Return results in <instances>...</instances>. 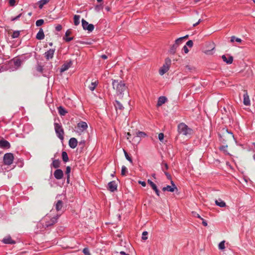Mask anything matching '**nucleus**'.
Masks as SVG:
<instances>
[{
    "label": "nucleus",
    "mask_w": 255,
    "mask_h": 255,
    "mask_svg": "<svg viewBox=\"0 0 255 255\" xmlns=\"http://www.w3.org/2000/svg\"><path fill=\"white\" fill-rule=\"evenodd\" d=\"M112 85L113 89L116 90L117 94L123 97L124 92L127 89L125 83L122 81L119 82L118 80H113Z\"/></svg>",
    "instance_id": "f257e3e1"
},
{
    "label": "nucleus",
    "mask_w": 255,
    "mask_h": 255,
    "mask_svg": "<svg viewBox=\"0 0 255 255\" xmlns=\"http://www.w3.org/2000/svg\"><path fill=\"white\" fill-rule=\"evenodd\" d=\"M59 216V215H57L56 216L51 218V216L50 215H47L42 220V224H44V226L46 227L52 225L57 222Z\"/></svg>",
    "instance_id": "f03ea898"
},
{
    "label": "nucleus",
    "mask_w": 255,
    "mask_h": 255,
    "mask_svg": "<svg viewBox=\"0 0 255 255\" xmlns=\"http://www.w3.org/2000/svg\"><path fill=\"white\" fill-rule=\"evenodd\" d=\"M178 131L180 134H182L186 136H189L192 133V129L189 128L188 126L184 123H180L178 125Z\"/></svg>",
    "instance_id": "7ed1b4c3"
},
{
    "label": "nucleus",
    "mask_w": 255,
    "mask_h": 255,
    "mask_svg": "<svg viewBox=\"0 0 255 255\" xmlns=\"http://www.w3.org/2000/svg\"><path fill=\"white\" fill-rule=\"evenodd\" d=\"M171 64V60L169 58H166L165 59L164 63L159 69V74L162 76L165 74L170 69Z\"/></svg>",
    "instance_id": "20e7f679"
},
{
    "label": "nucleus",
    "mask_w": 255,
    "mask_h": 255,
    "mask_svg": "<svg viewBox=\"0 0 255 255\" xmlns=\"http://www.w3.org/2000/svg\"><path fill=\"white\" fill-rule=\"evenodd\" d=\"M54 129L58 137L61 140L64 139V130L62 126L58 123H54Z\"/></svg>",
    "instance_id": "39448f33"
},
{
    "label": "nucleus",
    "mask_w": 255,
    "mask_h": 255,
    "mask_svg": "<svg viewBox=\"0 0 255 255\" xmlns=\"http://www.w3.org/2000/svg\"><path fill=\"white\" fill-rule=\"evenodd\" d=\"M13 155L11 153H5L3 156V162L5 165H11L13 161Z\"/></svg>",
    "instance_id": "423d86ee"
},
{
    "label": "nucleus",
    "mask_w": 255,
    "mask_h": 255,
    "mask_svg": "<svg viewBox=\"0 0 255 255\" xmlns=\"http://www.w3.org/2000/svg\"><path fill=\"white\" fill-rule=\"evenodd\" d=\"M88 128L87 124L85 122H80L77 124V130L76 132L81 134L84 131Z\"/></svg>",
    "instance_id": "0eeeda50"
},
{
    "label": "nucleus",
    "mask_w": 255,
    "mask_h": 255,
    "mask_svg": "<svg viewBox=\"0 0 255 255\" xmlns=\"http://www.w3.org/2000/svg\"><path fill=\"white\" fill-rule=\"evenodd\" d=\"M82 25L84 30H87L89 32H92L94 29V26L92 24H89L84 19H82Z\"/></svg>",
    "instance_id": "6e6552de"
},
{
    "label": "nucleus",
    "mask_w": 255,
    "mask_h": 255,
    "mask_svg": "<svg viewBox=\"0 0 255 255\" xmlns=\"http://www.w3.org/2000/svg\"><path fill=\"white\" fill-rule=\"evenodd\" d=\"M171 183L172 185L171 186L167 185L166 187H163L162 188V190L163 191H167L171 192H173L175 190H177L176 186L172 181H171Z\"/></svg>",
    "instance_id": "1a4fd4ad"
},
{
    "label": "nucleus",
    "mask_w": 255,
    "mask_h": 255,
    "mask_svg": "<svg viewBox=\"0 0 255 255\" xmlns=\"http://www.w3.org/2000/svg\"><path fill=\"white\" fill-rule=\"evenodd\" d=\"M244 100H243V103H244V104L246 106H250L251 105V102H250V98H249V96L248 94V93H247V90H244Z\"/></svg>",
    "instance_id": "9d476101"
},
{
    "label": "nucleus",
    "mask_w": 255,
    "mask_h": 255,
    "mask_svg": "<svg viewBox=\"0 0 255 255\" xmlns=\"http://www.w3.org/2000/svg\"><path fill=\"white\" fill-rule=\"evenodd\" d=\"M63 172L61 169H56L54 172V177L58 180L61 179L63 177Z\"/></svg>",
    "instance_id": "9b49d317"
},
{
    "label": "nucleus",
    "mask_w": 255,
    "mask_h": 255,
    "mask_svg": "<svg viewBox=\"0 0 255 255\" xmlns=\"http://www.w3.org/2000/svg\"><path fill=\"white\" fill-rule=\"evenodd\" d=\"M117 185L115 181L110 182L108 184V189L111 192H114L117 190Z\"/></svg>",
    "instance_id": "f8f14e48"
},
{
    "label": "nucleus",
    "mask_w": 255,
    "mask_h": 255,
    "mask_svg": "<svg viewBox=\"0 0 255 255\" xmlns=\"http://www.w3.org/2000/svg\"><path fill=\"white\" fill-rule=\"evenodd\" d=\"M77 140L74 138H71L69 141V146L72 148H75L77 145Z\"/></svg>",
    "instance_id": "ddd939ff"
},
{
    "label": "nucleus",
    "mask_w": 255,
    "mask_h": 255,
    "mask_svg": "<svg viewBox=\"0 0 255 255\" xmlns=\"http://www.w3.org/2000/svg\"><path fill=\"white\" fill-rule=\"evenodd\" d=\"M55 52V50L53 49H50L46 52L45 53V57L47 59L49 60L50 59L52 58L53 57V55Z\"/></svg>",
    "instance_id": "4468645a"
},
{
    "label": "nucleus",
    "mask_w": 255,
    "mask_h": 255,
    "mask_svg": "<svg viewBox=\"0 0 255 255\" xmlns=\"http://www.w3.org/2000/svg\"><path fill=\"white\" fill-rule=\"evenodd\" d=\"M147 182L151 186L152 189L155 192L156 195L157 196H159V191L158 190L156 185L149 179L147 180Z\"/></svg>",
    "instance_id": "2eb2a0df"
},
{
    "label": "nucleus",
    "mask_w": 255,
    "mask_h": 255,
    "mask_svg": "<svg viewBox=\"0 0 255 255\" xmlns=\"http://www.w3.org/2000/svg\"><path fill=\"white\" fill-rule=\"evenodd\" d=\"M72 65V62L69 61L68 62L64 63L60 69L61 72H63L68 70Z\"/></svg>",
    "instance_id": "dca6fc26"
},
{
    "label": "nucleus",
    "mask_w": 255,
    "mask_h": 255,
    "mask_svg": "<svg viewBox=\"0 0 255 255\" xmlns=\"http://www.w3.org/2000/svg\"><path fill=\"white\" fill-rule=\"evenodd\" d=\"M0 147L8 148L10 147V143L7 140L1 139L0 140Z\"/></svg>",
    "instance_id": "f3484780"
},
{
    "label": "nucleus",
    "mask_w": 255,
    "mask_h": 255,
    "mask_svg": "<svg viewBox=\"0 0 255 255\" xmlns=\"http://www.w3.org/2000/svg\"><path fill=\"white\" fill-rule=\"evenodd\" d=\"M167 101V98L165 97L161 96L158 98L157 106L158 107L161 106L164 104Z\"/></svg>",
    "instance_id": "a211bd4d"
},
{
    "label": "nucleus",
    "mask_w": 255,
    "mask_h": 255,
    "mask_svg": "<svg viewBox=\"0 0 255 255\" xmlns=\"http://www.w3.org/2000/svg\"><path fill=\"white\" fill-rule=\"evenodd\" d=\"M2 242L4 244H12L14 243V242L11 239L10 236H7L4 238H3Z\"/></svg>",
    "instance_id": "6ab92c4d"
},
{
    "label": "nucleus",
    "mask_w": 255,
    "mask_h": 255,
    "mask_svg": "<svg viewBox=\"0 0 255 255\" xmlns=\"http://www.w3.org/2000/svg\"><path fill=\"white\" fill-rule=\"evenodd\" d=\"M44 38V34L43 30L42 28H40L38 32L36 35V38L38 40L43 39Z\"/></svg>",
    "instance_id": "aec40b11"
},
{
    "label": "nucleus",
    "mask_w": 255,
    "mask_h": 255,
    "mask_svg": "<svg viewBox=\"0 0 255 255\" xmlns=\"http://www.w3.org/2000/svg\"><path fill=\"white\" fill-rule=\"evenodd\" d=\"M222 58L223 61L227 64H231L233 62V58L232 56H229L227 58L225 55H223Z\"/></svg>",
    "instance_id": "412c9836"
},
{
    "label": "nucleus",
    "mask_w": 255,
    "mask_h": 255,
    "mask_svg": "<svg viewBox=\"0 0 255 255\" xmlns=\"http://www.w3.org/2000/svg\"><path fill=\"white\" fill-rule=\"evenodd\" d=\"M215 204L217 206H219L220 207H224L226 206V203L221 199L216 200L215 201Z\"/></svg>",
    "instance_id": "4be33fe9"
},
{
    "label": "nucleus",
    "mask_w": 255,
    "mask_h": 255,
    "mask_svg": "<svg viewBox=\"0 0 255 255\" xmlns=\"http://www.w3.org/2000/svg\"><path fill=\"white\" fill-rule=\"evenodd\" d=\"M63 207V202L61 200H58L55 204V208L57 211L61 210Z\"/></svg>",
    "instance_id": "5701e85b"
},
{
    "label": "nucleus",
    "mask_w": 255,
    "mask_h": 255,
    "mask_svg": "<svg viewBox=\"0 0 255 255\" xmlns=\"http://www.w3.org/2000/svg\"><path fill=\"white\" fill-rule=\"evenodd\" d=\"M136 136L133 137V139H136L137 137H145L147 136L146 133L143 131H138L136 133Z\"/></svg>",
    "instance_id": "b1692460"
},
{
    "label": "nucleus",
    "mask_w": 255,
    "mask_h": 255,
    "mask_svg": "<svg viewBox=\"0 0 255 255\" xmlns=\"http://www.w3.org/2000/svg\"><path fill=\"white\" fill-rule=\"evenodd\" d=\"M115 107L117 111L118 110L122 111L124 109V107L123 106L122 104L118 101H115Z\"/></svg>",
    "instance_id": "393cba45"
},
{
    "label": "nucleus",
    "mask_w": 255,
    "mask_h": 255,
    "mask_svg": "<svg viewBox=\"0 0 255 255\" xmlns=\"http://www.w3.org/2000/svg\"><path fill=\"white\" fill-rule=\"evenodd\" d=\"M71 31L70 30H67L65 33V38H64V39L66 41L69 42L71 41L73 38V37H68L69 35L71 34Z\"/></svg>",
    "instance_id": "a878e982"
},
{
    "label": "nucleus",
    "mask_w": 255,
    "mask_h": 255,
    "mask_svg": "<svg viewBox=\"0 0 255 255\" xmlns=\"http://www.w3.org/2000/svg\"><path fill=\"white\" fill-rule=\"evenodd\" d=\"M98 81H95L94 82H92L91 84L89 85V88L90 89V90L92 91H94L96 86L98 85Z\"/></svg>",
    "instance_id": "bb28decb"
},
{
    "label": "nucleus",
    "mask_w": 255,
    "mask_h": 255,
    "mask_svg": "<svg viewBox=\"0 0 255 255\" xmlns=\"http://www.w3.org/2000/svg\"><path fill=\"white\" fill-rule=\"evenodd\" d=\"M80 16L79 15H75L74 16V23L75 25H78L80 24Z\"/></svg>",
    "instance_id": "cd10ccee"
},
{
    "label": "nucleus",
    "mask_w": 255,
    "mask_h": 255,
    "mask_svg": "<svg viewBox=\"0 0 255 255\" xmlns=\"http://www.w3.org/2000/svg\"><path fill=\"white\" fill-rule=\"evenodd\" d=\"M60 162L59 160H54L52 162V165L55 168H57L60 166Z\"/></svg>",
    "instance_id": "c85d7f7f"
},
{
    "label": "nucleus",
    "mask_w": 255,
    "mask_h": 255,
    "mask_svg": "<svg viewBox=\"0 0 255 255\" xmlns=\"http://www.w3.org/2000/svg\"><path fill=\"white\" fill-rule=\"evenodd\" d=\"M58 110L59 114L61 116H64L67 113V111L61 106L59 107Z\"/></svg>",
    "instance_id": "c756f323"
},
{
    "label": "nucleus",
    "mask_w": 255,
    "mask_h": 255,
    "mask_svg": "<svg viewBox=\"0 0 255 255\" xmlns=\"http://www.w3.org/2000/svg\"><path fill=\"white\" fill-rule=\"evenodd\" d=\"M62 157L63 160L66 162H67L69 160L68 156L67 153L65 151H63L62 153Z\"/></svg>",
    "instance_id": "7c9ffc66"
},
{
    "label": "nucleus",
    "mask_w": 255,
    "mask_h": 255,
    "mask_svg": "<svg viewBox=\"0 0 255 255\" xmlns=\"http://www.w3.org/2000/svg\"><path fill=\"white\" fill-rule=\"evenodd\" d=\"M13 63L17 69L21 65V61L20 59H17L14 60Z\"/></svg>",
    "instance_id": "2f4dec72"
},
{
    "label": "nucleus",
    "mask_w": 255,
    "mask_h": 255,
    "mask_svg": "<svg viewBox=\"0 0 255 255\" xmlns=\"http://www.w3.org/2000/svg\"><path fill=\"white\" fill-rule=\"evenodd\" d=\"M177 47V45L173 44L172 46V47L170 48V49L169 50V52L172 54H174L175 53L176 49Z\"/></svg>",
    "instance_id": "473e14b6"
},
{
    "label": "nucleus",
    "mask_w": 255,
    "mask_h": 255,
    "mask_svg": "<svg viewBox=\"0 0 255 255\" xmlns=\"http://www.w3.org/2000/svg\"><path fill=\"white\" fill-rule=\"evenodd\" d=\"M70 172H71V167L70 166H67L66 167V174L67 175V182H69Z\"/></svg>",
    "instance_id": "72a5a7b5"
},
{
    "label": "nucleus",
    "mask_w": 255,
    "mask_h": 255,
    "mask_svg": "<svg viewBox=\"0 0 255 255\" xmlns=\"http://www.w3.org/2000/svg\"><path fill=\"white\" fill-rule=\"evenodd\" d=\"M225 241H223L221 242H220L218 245V248L221 250H223L225 248Z\"/></svg>",
    "instance_id": "f704fd0d"
},
{
    "label": "nucleus",
    "mask_w": 255,
    "mask_h": 255,
    "mask_svg": "<svg viewBox=\"0 0 255 255\" xmlns=\"http://www.w3.org/2000/svg\"><path fill=\"white\" fill-rule=\"evenodd\" d=\"M127 172V168L125 166H123L122 167L121 174L123 176L126 175Z\"/></svg>",
    "instance_id": "c9c22d12"
},
{
    "label": "nucleus",
    "mask_w": 255,
    "mask_h": 255,
    "mask_svg": "<svg viewBox=\"0 0 255 255\" xmlns=\"http://www.w3.org/2000/svg\"><path fill=\"white\" fill-rule=\"evenodd\" d=\"M49 1V0H41L40 1L39 7L41 8L43 5L46 4Z\"/></svg>",
    "instance_id": "e433bc0d"
},
{
    "label": "nucleus",
    "mask_w": 255,
    "mask_h": 255,
    "mask_svg": "<svg viewBox=\"0 0 255 255\" xmlns=\"http://www.w3.org/2000/svg\"><path fill=\"white\" fill-rule=\"evenodd\" d=\"M124 151L125 155V157H126V159L128 161H129L130 163H132V159H131V157H130L129 156V155H128V153L126 152V150H124Z\"/></svg>",
    "instance_id": "4c0bfd02"
},
{
    "label": "nucleus",
    "mask_w": 255,
    "mask_h": 255,
    "mask_svg": "<svg viewBox=\"0 0 255 255\" xmlns=\"http://www.w3.org/2000/svg\"><path fill=\"white\" fill-rule=\"evenodd\" d=\"M44 23V20L42 19L37 20L36 21V25L37 26H40Z\"/></svg>",
    "instance_id": "58836bf2"
},
{
    "label": "nucleus",
    "mask_w": 255,
    "mask_h": 255,
    "mask_svg": "<svg viewBox=\"0 0 255 255\" xmlns=\"http://www.w3.org/2000/svg\"><path fill=\"white\" fill-rule=\"evenodd\" d=\"M19 35V31H15L13 32L12 34V37L13 38H17Z\"/></svg>",
    "instance_id": "ea45409f"
},
{
    "label": "nucleus",
    "mask_w": 255,
    "mask_h": 255,
    "mask_svg": "<svg viewBox=\"0 0 255 255\" xmlns=\"http://www.w3.org/2000/svg\"><path fill=\"white\" fill-rule=\"evenodd\" d=\"M103 8V6L102 5V4H99V5H97L95 6V9L96 11L97 12H99L100 11L101 9H102Z\"/></svg>",
    "instance_id": "a19ab883"
},
{
    "label": "nucleus",
    "mask_w": 255,
    "mask_h": 255,
    "mask_svg": "<svg viewBox=\"0 0 255 255\" xmlns=\"http://www.w3.org/2000/svg\"><path fill=\"white\" fill-rule=\"evenodd\" d=\"M148 233L146 231H144L142 234V239L143 240H146L147 239Z\"/></svg>",
    "instance_id": "79ce46f5"
},
{
    "label": "nucleus",
    "mask_w": 255,
    "mask_h": 255,
    "mask_svg": "<svg viewBox=\"0 0 255 255\" xmlns=\"http://www.w3.org/2000/svg\"><path fill=\"white\" fill-rule=\"evenodd\" d=\"M8 3L10 6H14L16 4V0H8Z\"/></svg>",
    "instance_id": "37998d69"
},
{
    "label": "nucleus",
    "mask_w": 255,
    "mask_h": 255,
    "mask_svg": "<svg viewBox=\"0 0 255 255\" xmlns=\"http://www.w3.org/2000/svg\"><path fill=\"white\" fill-rule=\"evenodd\" d=\"M182 40H183V38H181V37L175 40V42L174 44V45H176L178 46V45L182 42Z\"/></svg>",
    "instance_id": "c03bdc74"
},
{
    "label": "nucleus",
    "mask_w": 255,
    "mask_h": 255,
    "mask_svg": "<svg viewBox=\"0 0 255 255\" xmlns=\"http://www.w3.org/2000/svg\"><path fill=\"white\" fill-rule=\"evenodd\" d=\"M83 252L85 255H91L89 249L87 248H85L83 249Z\"/></svg>",
    "instance_id": "a18cd8bd"
},
{
    "label": "nucleus",
    "mask_w": 255,
    "mask_h": 255,
    "mask_svg": "<svg viewBox=\"0 0 255 255\" xmlns=\"http://www.w3.org/2000/svg\"><path fill=\"white\" fill-rule=\"evenodd\" d=\"M36 70L37 71L42 73L43 70V67L40 65H38L37 66Z\"/></svg>",
    "instance_id": "49530a36"
},
{
    "label": "nucleus",
    "mask_w": 255,
    "mask_h": 255,
    "mask_svg": "<svg viewBox=\"0 0 255 255\" xmlns=\"http://www.w3.org/2000/svg\"><path fill=\"white\" fill-rule=\"evenodd\" d=\"M164 138V134L162 133H160L158 134V139L160 141H162Z\"/></svg>",
    "instance_id": "de8ad7c7"
},
{
    "label": "nucleus",
    "mask_w": 255,
    "mask_h": 255,
    "mask_svg": "<svg viewBox=\"0 0 255 255\" xmlns=\"http://www.w3.org/2000/svg\"><path fill=\"white\" fill-rule=\"evenodd\" d=\"M193 43L192 40H189L186 42V46H188L190 47H192L193 46Z\"/></svg>",
    "instance_id": "09e8293b"
},
{
    "label": "nucleus",
    "mask_w": 255,
    "mask_h": 255,
    "mask_svg": "<svg viewBox=\"0 0 255 255\" xmlns=\"http://www.w3.org/2000/svg\"><path fill=\"white\" fill-rule=\"evenodd\" d=\"M192 214L194 217H196L198 218H199L200 219H201V218H202L197 213H196L195 212H193Z\"/></svg>",
    "instance_id": "8fccbe9b"
},
{
    "label": "nucleus",
    "mask_w": 255,
    "mask_h": 255,
    "mask_svg": "<svg viewBox=\"0 0 255 255\" xmlns=\"http://www.w3.org/2000/svg\"><path fill=\"white\" fill-rule=\"evenodd\" d=\"M62 26L60 24L57 25L55 27L56 30L58 31H60L62 29Z\"/></svg>",
    "instance_id": "3c124183"
},
{
    "label": "nucleus",
    "mask_w": 255,
    "mask_h": 255,
    "mask_svg": "<svg viewBox=\"0 0 255 255\" xmlns=\"http://www.w3.org/2000/svg\"><path fill=\"white\" fill-rule=\"evenodd\" d=\"M183 50L184 51L185 53H187L189 52V50L187 47L186 45L184 46V47H183Z\"/></svg>",
    "instance_id": "603ef678"
},
{
    "label": "nucleus",
    "mask_w": 255,
    "mask_h": 255,
    "mask_svg": "<svg viewBox=\"0 0 255 255\" xmlns=\"http://www.w3.org/2000/svg\"><path fill=\"white\" fill-rule=\"evenodd\" d=\"M21 14H19V15H18L16 17H12L11 18V20L12 21H14V20H16L18 19L21 16Z\"/></svg>",
    "instance_id": "864d4df0"
},
{
    "label": "nucleus",
    "mask_w": 255,
    "mask_h": 255,
    "mask_svg": "<svg viewBox=\"0 0 255 255\" xmlns=\"http://www.w3.org/2000/svg\"><path fill=\"white\" fill-rule=\"evenodd\" d=\"M201 220H202V224H203L204 226H207V225H208L207 222L206 221H205V220H204V219H203V218H201Z\"/></svg>",
    "instance_id": "5fc2aeb1"
},
{
    "label": "nucleus",
    "mask_w": 255,
    "mask_h": 255,
    "mask_svg": "<svg viewBox=\"0 0 255 255\" xmlns=\"http://www.w3.org/2000/svg\"><path fill=\"white\" fill-rule=\"evenodd\" d=\"M138 183L141 184L143 187L146 186V183L144 181H139Z\"/></svg>",
    "instance_id": "6e6d98bb"
},
{
    "label": "nucleus",
    "mask_w": 255,
    "mask_h": 255,
    "mask_svg": "<svg viewBox=\"0 0 255 255\" xmlns=\"http://www.w3.org/2000/svg\"><path fill=\"white\" fill-rule=\"evenodd\" d=\"M202 21V20L201 19H200L196 23L193 24V26L194 27L197 26V25H198Z\"/></svg>",
    "instance_id": "4d7b16f0"
},
{
    "label": "nucleus",
    "mask_w": 255,
    "mask_h": 255,
    "mask_svg": "<svg viewBox=\"0 0 255 255\" xmlns=\"http://www.w3.org/2000/svg\"><path fill=\"white\" fill-rule=\"evenodd\" d=\"M235 41H236V42H237L238 43H241L242 41V39L241 38L236 37Z\"/></svg>",
    "instance_id": "13d9d810"
},
{
    "label": "nucleus",
    "mask_w": 255,
    "mask_h": 255,
    "mask_svg": "<svg viewBox=\"0 0 255 255\" xmlns=\"http://www.w3.org/2000/svg\"><path fill=\"white\" fill-rule=\"evenodd\" d=\"M227 147V146H223L220 147V149L221 150H223L225 152V151H226V149Z\"/></svg>",
    "instance_id": "bf43d9fd"
},
{
    "label": "nucleus",
    "mask_w": 255,
    "mask_h": 255,
    "mask_svg": "<svg viewBox=\"0 0 255 255\" xmlns=\"http://www.w3.org/2000/svg\"><path fill=\"white\" fill-rule=\"evenodd\" d=\"M236 37L235 36H233L231 38V41L232 42H234L235 41Z\"/></svg>",
    "instance_id": "052dcab7"
},
{
    "label": "nucleus",
    "mask_w": 255,
    "mask_h": 255,
    "mask_svg": "<svg viewBox=\"0 0 255 255\" xmlns=\"http://www.w3.org/2000/svg\"><path fill=\"white\" fill-rule=\"evenodd\" d=\"M120 254L121 255H129L128 254H127L126 253H125L124 252H121L120 253Z\"/></svg>",
    "instance_id": "680f3d73"
},
{
    "label": "nucleus",
    "mask_w": 255,
    "mask_h": 255,
    "mask_svg": "<svg viewBox=\"0 0 255 255\" xmlns=\"http://www.w3.org/2000/svg\"><path fill=\"white\" fill-rule=\"evenodd\" d=\"M205 53L206 54H211V51L210 50H206Z\"/></svg>",
    "instance_id": "e2e57ef3"
},
{
    "label": "nucleus",
    "mask_w": 255,
    "mask_h": 255,
    "mask_svg": "<svg viewBox=\"0 0 255 255\" xmlns=\"http://www.w3.org/2000/svg\"><path fill=\"white\" fill-rule=\"evenodd\" d=\"M101 57L104 59H106L107 58V56L106 55H102Z\"/></svg>",
    "instance_id": "0e129e2a"
},
{
    "label": "nucleus",
    "mask_w": 255,
    "mask_h": 255,
    "mask_svg": "<svg viewBox=\"0 0 255 255\" xmlns=\"http://www.w3.org/2000/svg\"><path fill=\"white\" fill-rule=\"evenodd\" d=\"M165 174L167 176V177L168 178V179H170L171 178V176L170 174H169L168 173H165Z\"/></svg>",
    "instance_id": "69168bd1"
},
{
    "label": "nucleus",
    "mask_w": 255,
    "mask_h": 255,
    "mask_svg": "<svg viewBox=\"0 0 255 255\" xmlns=\"http://www.w3.org/2000/svg\"><path fill=\"white\" fill-rule=\"evenodd\" d=\"M127 139H129V137L131 135L130 133L129 132H128L127 133Z\"/></svg>",
    "instance_id": "338daca9"
},
{
    "label": "nucleus",
    "mask_w": 255,
    "mask_h": 255,
    "mask_svg": "<svg viewBox=\"0 0 255 255\" xmlns=\"http://www.w3.org/2000/svg\"><path fill=\"white\" fill-rule=\"evenodd\" d=\"M164 166H165V168L166 169H168V166H167V164L166 163H165L164 164Z\"/></svg>",
    "instance_id": "774afa93"
}]
</instances>
